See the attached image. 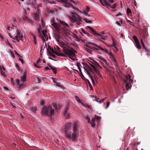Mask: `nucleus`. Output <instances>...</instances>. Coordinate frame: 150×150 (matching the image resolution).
Instances as JSON below:
<instances>
[{
  "label": "nucleus",
  "mask_w": 150,
  "mask_h": 150,
  "mask_svg": "<svg viewBox=\"0 0 150 150\" xmlns=\"http://www.w3.org/2000/svg\"><path fill=\"white\" fill-rule=\"evenodd\" d=\"M78 126L77 123L75 122L73 123V132L65 131V135L66 138L69 140H71L72 142H76L77 140L79 135Z\"/></svg>",
  "instance_id": "f257e3e1"
},
{
  "label": "nucleus",
  "mask_w": 150,
  "mask_h": 150,
  "mask_svg": "<svg viewBox=\"0 0 150 150\" xmlns=\"http://www.w3.org/2000/svg\"><path fill=\"white\" fill-rule=\"evenodd\" d=\"M16 67L20 72L22 73V72H24L23 75L21 76V80L18 79H17L16 83L18 88H23L24 86L23 82L26 81V75L29 73L27 69H21L19 66H16Z\"/></svg>",
  "instance_id": "f03ea898"
},
{
  "label": "nucleus",
  "mask_w": 150,
  "mask_h": 150,
  "mask_svg": "<svg viewBox=\"0 0 150 150\" xmlns=\"http://www.w3.org/2000/svg\"><path fill=\"white\" fill-rule=\"evenodd\" d=\"M54 112V109H52L51 106H45L42 108L41 114L46 117H50L55 115Z\"/></svg>",
  "instance_id": "7ed1b4c3"
},
{
  "label": "nucleus",
  "mask_w": 150,
  "mask_h": 150,
  "mask_svg": "<svg viewBox=\"0 0 150 150\" xmlns=\"http://www.w3.org/2000/svg\"><path fill=\"white\" fill-rule=\"evenodd\" d=\"M63 48V52L69 56V58L73 60H74V59L73 57L75 56V52H77L75 50L71 48H68L67 47H64L62 46H61Z\"/></svg>",
  "instance_id": "20e7f679"
},
{
  "label": "nucleus",
  "mask_w": 150,
  "mask_h": 150,
  "mask_svg": "<svg viewBox=\"0 0 150 150\" xmlns=\"http://www.w3.org/2000/svg\"><path fill=\"white\" fill-rule=\"evenodd\" d=\"M69 17L72 23H76L78 25L81 23L82 18L76 13L72 12Z\"/></svg>",
  "instance_id": "39448f33"
},
{
  "label": "nucleus",
  "mask_w": 150,
  "mask_h": 150,
  "mask_svg": "<svg viewBox=\"0 0 150 150\" xmlns=\"http://www.w3.org/2000/svg\"><path fill=\"white\" fill-rule=\"evenodd\" d=\"M128 77L127 75L125 76V79L124 80V81L126 83V87L127 90L129 89L131 87V83L132 82V80L131 79V76L129 74H128Z\"/></svg>",
  "instance_id": "423d86ee"
},
{
  "label": "nucleus",
  "mask_w": 150,
  "mask_h": 150,
  "mask_svg": "<svg viewBox=\"0 0 150 150\" xmlns=\"http://www.w3.org/2000/svg\"><path fill=\"white\" fill-rule=\"evenodd\" d=\"M51 24L52 25L55 29L58 32L62 31L65 32L66 30L64 28H62L61 27L60 25L57 24L56 23L54 22V18L51 20Z\"/></svg>",
  "instance_id": "0eeeda50"
},
{
  "label": "nucleus",
  "mask_w": 150,
  "mask_h": 150,
  "mask_svg": "<svg viewBox=\"0 0 150 150\" xmlns=\"http://www.w3.org/2000/svg\"><path fill=\"white\" fill-rule=\"evenodd\" d=\"M100 2L103 6H106V7L109 8H111L113 9H114L116 7V4H114L113 5L109 4L106 1V0H99Z\"/></svg>",
  "instance_id": "6e6552de"
},
{
  "label": "nucleus",
  "mask_w": 150,
  "mask_h": 150,
  "mask_svg": "<svg viewBox=\"0 0 150 150\" xmlns=\"http://www.w3.org/2000/svg\"><path fill=\"white\" fill-rule=\"evenodd\" d=\"M83 67L84 68V69L86 71L87 73L89 75L90 77H91L93 83L94 82V79H93L92 77L91 76V74L89 73V72H90L91 73H92L93 74H94V72L93 71V70L92 68L90 67V66H83Z\"/></svg>",
  "instance_id": "1a4fd4ad"
},
{
  "label": "nucleus",
  "mask_w": 150,
  "mask_h": 150,
  "mask_svg": "<svg viewBox=\"0 0 150 150\" xmlns=\"http://www.w3.org/2000/svg\"><path fill=\"white\" fill-rule=\"evenodd\" d=\"M69 109V104H68L64 108L63 112V115L66 116L65 118L67 119H69L71 117V114L69 113H68V111Z\"/></svg>",
  "instance_id": "9d476101"
},
{
  "label": "nucleus",
  "mask_w": 150,
  "mask_h": 150,
  "mask_svg": "<svg viewBox=\"0 0 150 150\" xmlns=\"http://www.w3.org/2000/svg\"><path fill=\"white\" fill-rule=\"evenodd\" d=\"M17 32V35L15 36L16 37V41H15V42H18L20 40H23L22 39V38L23 37V36L19 32L18 30L16 31Z\"/></svg>",
  "instance_id": "9b49d317"
},
{
  "label": "nucleus",
  "mask_w": 150,
  "mask_h": 150,
  "mask_svg": "<svg viewBox=\"0 0 150 150\" xmlns=\"http://www.w3.org/2000/svg\"><path fill=\"white\" fill-rule=\"evenodd\" d=\"M72 125V123L71 122H68L65 124V127L64 128V133L65 132L67 131V132H69V130L71 129Z\"/></svg>",
  "instance_id": "f8f14e48"
},
{
  "label": "nucleus",
  "mask_w": 150,
  "mask_h": 150,
  "mask_svg": "<svg viewBox=\"0 0 150 150\" xmlns=\"http://www.w3.org/2000/svg\"><path fill=\"white\" fill-rule=\"evenodd\" d=\"M57 20L58 21V23L59 24H61L64 27H69V26L68 25V24L66 23L65 22L62 21L60 19H58L57 18Z\"/></svg>",
  "instance_id": "ddd939ff"
},
{
  "label": "nucleus",
  "mask_w": 150,
  "mask_h": 150,
  "mask_svg": "<svg viewBox=\"0 0 150 150\" xmlns=\"http://www.w3.org/2000/svg\"><path fill=\"white\" fill-rule=\"evenodd\" d=\"M5 69L4 67V66H0V72L1 75L4 77H6V75L5 74Z\"/></svg>",
  "instance_id": "4468645a"
},
{
  "label": "nucleus",
  "mask_w": 150,
  "mask_h": 150,
  "mask_svg": "<svg viewBox=\"0 0 150 150\" xmlns=\"http://www.w3.org/2000/svg\"><path fill=\"white\" fill-rule=\"evenodd\" d=\"M87 28H88L91 31L92 33L94 35L97 37L98 35V34H99L98 33H96V31L94 30L93 28H91L90 27L88 26L86 27Z\"/></svg>",
  "instance_id": "2eb2a0df"
},
{
  "label": "nucleus",
  "mask_w": 150,
  "mask_h": 150,
  "mask_svg": "<svg viewBox=\"0 0 150 150\" xmlns=\"http://www.w3.org/2000/svg\"><path fill=\"white\" fill-rule=\"evenodd\" d=\"M148 35L147 33L145 31L140 34L141 37L143 39H146Z\"/></svg>",
  "instance_id": "dca6fc26"
},
{
  "label": "nucleus",
  "mask_w": 150,
  "mask_h": 150,
  "mask_svg": "<svg viewBox=\"0 0 150 150\" xmlns=\"http://www.w3.org/2000/svg\"><path fill=\"white\" fill-rule=\"evenodd\" d=\"M93 68V69L95 71V72L100 77H101V75L99 71L98 70V69L96 67V66H91Z\"/></svg>",
  "instance_id": "f3484780"
},
{
  "label": "nucleus",
  "mask_w": 150,
  "mask_h": 150,
  "mask_svg": "<svg viewBox=\"0 0 150 150\" xmlns=\"http://www.w3.org/2000/svg\"><path fill=\"white\" fill-rule=\"evenodd\" d=\"M38 12H36V13H35L34 14V16L35 19L38 21L39 20V13L40 12V11L38 10Z\"/></svg>",
  "instance_id": "a211bd4d"
},
{
  "label": "nucleus",
  "mask_w": 150,
  "mask_h": 150,
  "mask_svg": "<svg viewBox=\"0 0 150 150\" xmlns=\"http://www.w3.org/2000/svg\"><path fill=\"white\" fill-rule=\"evenodd\" d=\"M58 1L62 3H64L67 5H69L71 7H72V4L68 3L67 0H59Z\"/></svg>",
  "instance_id": "6ab92c4d"
},
{
  "label": "nucleus",
  "mask_w": 150,
  "mask_h": 150,
  "mask_svg": "<svg viewBox=\"0 0 150 150\" xmlns=\"http://www.w3.org/2000/svg\"><path fill=\"white\" fill-rule=\"evenodd\" d=\"M104 67L106 69L107 71L108 72H109V74H110L111 73H112V70L113 69V68L112 67H109L110 69H111V70H110V69L108 68H107V66H105Z\"/></svg>",
  "instance_id": "aec40b11"
},
{
  "label": "nucleus",
  "mask_w": 150,
  "mask_h": 150,
  "mask_svg": "<svg viewBox=\"0 0 150 150\" xmlns=\"http://www.w3.org/2000/svg\"><path fill=\"white\" fill-rule=\"evenodd\" d=\"M96 119V118H93L91 122L90 121V122H89L91 124V127H95V122Z\"/></svg>",
  "instance_id": "412c9836"
},
{
  "label": "nucleus",
  "mask_w": 150,
  "mask_h": 150,
  "mask_svg": "<svg viewBox=\"0 0 150 150\" xmlns=\"http://www.w3.org/2000/svg\"><path fill=\"white\" fill-rule=\"evenodd\" d=\"M15 53L17 57L19 58L20 61L21 62V63L23 64L24 62V61L22 58H21L22 57L16 51H15Z\"/></svg>",
  "instance_id": "4be33fe9"
},
{
  "label": "nucleus",
  "mask_w": 150,
  "mask_h": 150,
  "mask_svg": "<svg viewBox=\"0 0 150 150\" xmlns=\"http://www.w3.org/2000/svg\"><path fill=\"white\" fill-rule=\"evenodd\" d=\"M97 37L98 38H101L102 39L104 40L106 39V36H103V35H101L99 33V34H98V35L97 36Z\"/></svg>",
  "instance_id": "5701e85b"
},
{
  "label": "nucleus",
  "mask_w": 150,
  "mask_h": 150,
  "mask_svg": "<svg viewBox=\"0 0 150 150\" xmlns=\"http://www.w3.org/2000/svg\"><path fill=\"white\" fill-rule=\"evenodd\" d=\"M47 51L48 52V53H49V51H51L53 53H56V52L53 50L52 47L50 45L48 46V48L47 49Z\"/></svg>",
  "instance_id": "b1692460"
},
{
  "label": "nucleus",
  "mask_w": 150,
  "mask_h": 150,
  "mask_svg": "<svg viewBox=\"0 0 150 150\" xmlns=\"http://www.w3.org/2000/svg\"><path fill=\"white\" fill-rule=\"evenodd\" d=\"M22 17L24 21L28 22V20L29 18L27 16H25L24 15H23L22 16Z\"/></svg>",
  "instance_id": "393cba45"
},
{
  "label": "nucleus",
  "mask_w": 150,
  "mask_h": 150,
  "mask_svg": "<svg viewBox=\"0 0 150 150\" xmlns=\"http://www.w3.org/2000/svg\"><path fill=\"white\" fill-rule=\"evenodd\" d=\"M52 70L53 73L54 74H56L57 73V69L55 67H53V66H49Z\"/></svg>",
  "instance_id": "a878e982"
},
{
  "label": "nucleus",
  "mask_w": 150,
  "mask_h": 150,
  "mask_svg": "<svg viewBox=\"0 0 150 150\" xmlns=\"http://www.w3.org/2000/svg\"><path fill=\"white\" fill-rule=\"evenodd\" d=\"M75 98L76 101L79 103H81L82 105L83 103V102H82V101H81V100H80L77 96H75Z\"/></svg>",
  "instance_id": "bb28decb"
},
{
  "label": "nucleus",
  "mask_w": 150,
  "mask_h": 150,
  "mask_svg": "<svg viewBox=\"0 0 150 150\" xmlns=\"http://www.w3.org/2000/svg\"><path fill=\"white\" fill-rule=\"evenodd\" d=\"M135 43L136 44V47L139 49H141V47L139 44V41Z\"/></svg>",
  "instance_id": "cd10ccee"
},
{
  "label": "nucleus",
  "mask_w": 150,
  "mask_h": 150,
  "mask_svg": "<svg viewBox=\"0 0 150 150\" xmlns=\"http://www.w3.org/2000/svg\"><path fill=\"white\" fill-rule=\"evenodd\" d=\"M141 43H142V46L143 47V48L144 49H145L146 51H148V49H146V47H145V45H144V42H143V40H142V39H141Z\"/></svg>",
  "instance_id": "c85d7f7f"
},
{
  "label": "nucleus",
  "mask_w": 150,
  "mask_h": 150,
  "mask_svg": "<svg viewBox=\"0 0 150 150\" xmlns=\"http://www.w3.org/2000/svg\"><path fill=\"white\" fill-rule=\"evenodd\" d=\"M83 106L84 107H85L89 109H91V107L89 105H88L86 103H83Z\"/></svg>",
  "instance_id": "c756f323"
},
{
  "label": "nucleus",
  "mask_w": 150,
  "mask_h": 150,
  "mask_svg": "<svg viewBox=\"0 0 150 150\" xmlns=\"http://www.w3.org/2000/svg\"><path fill=\"white\" fill-rule=\"evenodd\" d=\"M54 108L56 110H59V108L57 106V104L56 103H54L52 104Z\"/></svg>",
  "instance_id": "7c9ffc66"
},
{
  "label": "nucleus",
  "mask_w": 150,
  "mask_h": 150,
  "mask_svg": "<svg viewBox=\"0 0 150 150\" xmlns=\"http://www.w3.org/2000/svg\"><path fill=\"white\" fill-rule=\"evenodd\" d=\"M112 59V60L113 62L114 63V65L115 66H116L117 65V62L116 61V60L114 57H113L111 58Z\"/></svg>",
  "instance_id": "2f4dec72"
},
{
  "label": "nucleus",
  "mask_w": 150,
  "mask_h": 150,
  "mask_svg": "<svg viewBox=\"0 0 150 150\" xmlns=\"http://www.w3.org/2000/svg\"><path fill=\"white\" fill-rule=\"evenodd\" d=\"M81 31L84 34L86 35L87 36H88V37L90 36V35L89 33L85 31L83 29H81Z\"/></svg>",
  "instance_id": "473e14b6"
},
{
  "label": "nucleus",
  "mask_w": 150,
  "mask_h": 150,
  "mask_svg": "<svg viewBox=\"0 0 150 150\" xmlns=\"http://www.w3.org/2000/svg\"><path fill=\"white\" fill-rule=\"evenodd\" d=\"M91 63H89L90 66H94L93 64H95V63L97 64L98 66H100L98 64L96 61H94V62H90Z\"/></svg>",
  "instance_id": "72a5a7b5"
},
{
  "label": "nucleus",
  "mask_w": 150,
  "mask_h": 150,
  "mask_svg": "<svg viewBox=\"0 0 150 150\" xmlns=\"http://www.w3.org/2000/svg\"><path fill=\"white\" fill-rule=\"evenodd\" d=\"M54 53L55 54H56L58 56H63V57L65 56V55L63 54H61L59 53L56 52V53Z\"/></svg>",
  "instance_id": "f704fd0d"
},
{
  "label": "nucleus",
  "mask_w": 150,
  "mask_h": 150,
  "mask_svg": "<svg viewBox=\"0 0 150 150\" xmlns=\"http://www.w3.org/2000/svg\"><path fill=\"white\" fill-rule=\"evenodd\" d=\"M133 38L135 42H136L139 41L136 36L135 35H134L133 36Z\"/></svg>",
  "instance_id": "c9c22d12"
},
{
  "label": "nucleus",
  "mask_w": 150,
  "mask_h": 150,
  "mask_svg": "<svg viewBox=\"0 0 150 150\" xmlns=\"http://www.w3.org/2000/svg\"><path fill=\"white\" fill-rule=\"evenodd\" d=\"M37 110V108L35 107H33L31 108V110L33 112H35Z\"/></svg>",
  "instance_id": "e433bc0d"
},
{
  "label": "nucleus",
  "mask_w": 150,
  "mask_h": 150,
  "mask_svg": "<svg viewBox=\"0 0 150 150\" xmlns=\"http://www.w3.org/2000/svg\"><path fill=\"white\" fill-rule=\"evenodd\" d=\"M88 44L89 45H92L95 46L97 47L98 48V47H99V46H98L97 44H96L94 43H92L91 42H89L88 43Z\"/></svg>",
  "instance_id": "4c0bfd02"
},
{
  "label": "nucleus",
  "mask_w": 150,
  "mask_h": 150,
  "mask_svg": "<svg viewBox=\"0 0 150 150\" xmlns=\"http://www.w3.org/2000/svg\"><path fill=\"white\" fill-rule=\"evenodd\" d=\"M55 38L56 40L58 42L60 38V36L59 35H56Z\"/></svg>",
  "instance_id": "58836bf2"
},
{
  "label": "nucleus",
  "mask_w": 150,
  "mask_h": 150,
  "mask_svg": "<svg viewBox=\"0 0 150 150\" xmlns=\"http://www.w3.org/2000/svg\"><path fill=\"white\" fill-rule=\"evenodd\" d=\"M136 144L134 143L133 144V150H138L137 149V147L135 146V145Z\"/></svg>",
  "instance_id": "ea45409f"
},
{
  "label": "nucleus",
  "mask_w": 150,
  "mask_h": 150,
  "mask_svg": "<svg viewBox=\"0 0 150 150\" xmlns=\"http://www.w3.org/2000/svg\"><path fill=\"white\" fill-rule=\"evenodd\" d=\"M131 13V10L129 8H127V14H129L130 13Z\"/></svg>",
  "instance_id": "a19ab883"
},
{
  "label": "nucleus",
  "mask_w": 150,
  "mask_h": 150,
  "mask_svg": "<svg viewBox=\"0 0 150 150\" xmlns=\"http://www.w3.org/2000/svg\"><path fill=\"white\" fill-rule=\"evenodd\" d=\"M28 23H30V24L32 25L34 23V21L32 20L29 18L28 20Z\"/></svg>",
  "instance_id": "79ce46f5"
},
{
  "label": "nucleus",
  "mask_w": 150,
  "mask_h": 150,
  "mask_svg": "<svg viewBox=\"0 0 150 150\" xmlns=\"http://www.w3.org/2000/svg\"><path fill=\"white\" fill-rule=\"evenodd\" d=\"M85 50L90 53H91L92 51L91 50L87 48H85Z\"/></svg>",
  "instance_id": "37998d69"
},
{
  "label": "nucleus",
  "mask_w": 150,
  "mask_h": 150,
  "mask_svg": "<svg viewBox=\"0 0 150 150\" xmlns=\"http://www.w3.org/2000/svg\"><path fill=\"white\" fill-rule=\"evenodd\" d=\"M45 102V100H42L40 101V104L42 105H44V103Z\"/></svg>",
  "instance_id": "c03bdc74"
},
{
  "label": "nucleus",
  "mask_w": 150,
  "mask_h": 150,
  "mask_svg": "<svg viewBox=\"0 0 150 150\" xmlns=\"http://www.w3.org/2000/svg\"><path fill=\"white\" fill-rule=\"evenodd\" d=\"M86 46L88 48H89L90 49H92V50H93L94 49V47H92L91 46L89 45H86Z\"/></svg>",
  "instance_id": "a18cd8bd"
},
{
  "label": "nucleus",
  "mask_w": 150,
  "mask_h": 150,
  "mask_svg": "<svg viewBox=\"0 0 150 150\" xmlns=\"http://www.w3.org/2000/svg\"><path fill=\"white\" fill-rule=\"evenodd\" d=\"M49 54H50V56H52L53 58H55L56 57V55H55L54 54H53L52 53L50 52H49Z\"/></svg>",
  "instance_id": "49530a36"
},
{
  "label": "nucleus",
  "mask_w": 150,
  "mask_h": 150,
  "mask_svg": "<svg viewBox=\"0 0 150 150\" xmlns=\"http://www.w3.org/2000/svg\"><path fill=\"white\" fill-rule=\"evenodd\" d=\"M42 30V28L40 26L39 28H38V31L40 33V34H41Z\"/></svg>",
  "instance_id": "de8ad7c7"
},
{
  "label": "nucleus",
  "mask_w": 150,
  "mask_h": 150,
  "mask_svg": "<svg viewBox=\"0 0 150 150\" xmlns=\"http://www.w3.org/2000/svg\"><path fill=\"white\" fill-rule=\"evenodd\" d=\"M31 35H32V36L33 37V41L34 42L35 41H36V38L35 36L33 34V33H32L31 34Z\"/></svg>",
  "instance_id": "09e8293b"
},
{
  "label": "nucleus",
  "mask_w": 150,
  "mask_h": 150,
  "mask_svg": "<svg viewBox=\"0 0 150 150\" xmlns=\"http://www.w3.org/2000/svg\"><path fill=\"white\" fill-rule=\"evenodd\" d=\"M6 44L8 46H9L10 47H11V48H12V45H11V44H10V43L9 42H8V41H6Z\"/></svg>",
  "instance_id": "8fccbe9b"
},
{
  "label": "nucleus",
  "mask_w": 150,
  "mask_h": 150,
  "mask_svg": "<svg viewBox=\"0 0 150 150\" xmlns=\"http://www.w3.org/2000/svg\"><path fill=\"white\" fill-rule=\"evenodd\" d=\"M84 21L85 22L87 23H91L92 22V21L91 20H88L87 19H85Z\"/></svg>",
  "instance_id": "3c124183"
},
{
  "label": "nucleus",
  "mask_w": 150,
  "mask_h": 150,
  "mask_svg": "<svg viewBox=\"0 0 150 150\" xmlns=\"http://www.w3.org/2000/svg\"><path fill=\"white\" fill-rule=\"evenodd\" d=\"M96 120L99 122V121L101 119L100 117L98 116H97L96 115Z\"/></svg>",
  "instance_id": "603ef678"
},
{
  "label": "nucleus",
  "mask_w": 150,
  "mask_h": 150,
  "mask_svg": "<svg viewBox=\"0 0 150 150\" xmlns=\"http://www.w3.org/2000/svg\"><path fill=\"white\" fill-rule=\"evenodd\" d=\"M0 38L1 41H3L4 40V38L3 36L1 35H0Z\"/></svg>",
  "instance_id": "864d4df0"
},
{
  "label": "nucleus",
  "mask_w": 150,
  "mask_h": 150,
  "mask_svg": "<svg viewBox=\"0 0 150 150\" xmlns=\"http://www.w3.org/2000/svg\"><path fill=\"white\" fill-rule=\"evenodd\" d=\"M86 120H88V123H89L90 122V118L89 117L87 116L86 117Z\"/></svg>",
  "instance_id": "5fc2aeb1"
},
{
  "label": "nucleus",
  "mask_w": 150,
  "mask_h": 150,
  "mask_svg": "<svg viewBox=\"0 0 150 150\" xmlns=\"http://www.w3.org/2000/svg\"><path fill=\"white\" fill-rule=\"evenodd\" d=\"M80 76L82 79H85V77L84 76L82 73H81V74H80Z\"/></svg>",
  "instance_id": "6e6d98bb"
},
{
  "label": "nucleus",
  "mask_w": 150,
  "mask_h": 150,
  "mask_svg": "<svg viewBox=\"0 0 150 150\" xmlns=\"http://www.w3.org/2000/svg\"><path fill=\"white\" fill-rule=\"evenodd\" d=\"M72 45L74 47H78V44L77 43H73L72 44Z\"/></svg>",
  "instance_id": "4d7b16f0"
},
{
  "label": "nucleus",
  "mask_w": 150,
  "mask_h": 150,
  "mask_svg": "<svg viewBox=\"0 0 150 150\" xmlns=\"http://www.w3.org/2000/svg\"><path fill=\"white\" fill-rule=\"evenodd\" d=\"M47 33V31L46 30L45 31L43 30L42 32V33L43 35H45Z\"/></svg>",
  "instance_id": "13d9d810"
},
{
  "label": "nucleus",
  "mask_w": 150,
  "mask_h": 150,
  "mask_svg": "<svg viewBox=\"0 0 150 150\" xmlns=\"http://www.w3.org/2000/svg\"><path fill=\"white\" fill-rule=\"evenodd\" d=\"M110 105V103L109 102H107L106 103V108H107Z\"/></svg>",
  "instance_id": "bf43d9fd"
},
{
  "label": "nucleus",
  "mask_w": 150,
  "mask_h": 150,
  "mask_svg": "<svg viewBox=\"0 0 150 150\" xmlns=\"http://www.w3.org/2000/svg\"><path fill=\"white\" fill-rule=\"evenodd\" d=\"M47 12L48 13H52L53 12H54V11L52 10H47Z\"/></svg>",
  "instance_id": "052dcab7"
},
{
  "label": "nucleus",
  "mask_w": 150,
  "mask_h": 150,
  "mask_svg": "<svg viewBox=\"0 0 150 150\" xmlns=\"http://www.w3.org/2000/svg\"><path fill=\"white\" fill-rule=\"evenodd\" d=\"M36 79L38 83H39L41 81V79L38 77H36Z\"/></svg>",
  "instance_id": "680f3d73"
},
{
  "label": "nucleus",
  "mask_w": 150,
  "mask_h": 150,
  "mask_svg": "<svg viewBox=\"0 0 150 150\" xmlns=\"http://www.w3.org/2000/svg\"><path fill=\"white\" fill-rule=\"evenodd\" d=\"M49 69H50V68L48 67H46L44 69V71H46Z\"/></svg>",
  "instance_id": "e2e57ef3"
},
{
  "label": "nucleus",
  "mask_w": 150,
  "mask_h": 150,
  "mask_svg": "<svg viewBox=\"0 0 150 150\" xmlns=\"http://www.w3.org/2000/svg\"><path fill=\"white\" fill-rule=\"evenodd\" d=\"M109 54L110 55L111 57V58L114 57V54H113L111 52H110V53H109Z\"/></svg>",
  "instance_id": "0e129e2a"
},
{
  "label": "nucleus",
  "mask_w": 150,
  "mask_h": 150,
  "mask_svg": "<svg viewBox=\"0 0 150 150\" xmlns=\"http://www.w3.org/2000/svg\"><path fill=\"white\" fill-rule=\"evenodd\" d=\"M11 56L13 58H15V56L13 52L11 51Z\"/></svg>",
  "instance_id": "69168bd1"
},
{
  "label": "nucleus",
  "mask_w": 150,
  "mask_h": 150,
  "mask_svg": "<svg viewBox=\"0 0 150 150\" xmlns=\"http://www.w3.org/2000/svg\"><path fill=\"white\" fill-rule=\"evenodd\" d=\"M93 96L94 97H95V101H97V102H99V101H98V100L99 99V98H97V97L96 96Z\"/></svg>",
  "instance_id": "338daca9"
},
{
  "label": "nucleus",
  "mask_w": 150,
  "mask_h": 150,
  "mask_svg": "<svg viewBox=\"0 0 150 150\" xmlns=\"http://www.w3.org/2000/svg\"><path fill=\"white\" fill-rule=\"evenodd\" d=\"M4 89L6 91H7L8 90V88L6 86H4Z\"/></svg>",
  "instance_id": "774afa93"
}]
</instances>
